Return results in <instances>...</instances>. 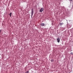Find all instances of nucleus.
Returning <instances> with one entry per match:
<instances>
[{"instance_id": "nucleus-6", "label": "nucleus", "mask_w": 73, "mask_h": 73, "mask_svg": "<svg viewBox=\"0 0 73 73\" xmlns=\"http://www.w3.org/2000/svg\"><path fill=\"white\" fill-rule=\"evenodd\" d=\"M11 15H12V13H10L9 15H10V17H11Z\"/></svg>"}, {"instance_id": "nucleus-4", "label": "nucleus", "mask_w": 73, "mask_h": 73, "mask_svg": "<svg viewBox=\"0 0 73 73\" xmlns=\"http://www.w3.org/2000/svg\"><path fill=\"white\" fill-rule=\"evenodd\" d=\"M41 26L42 27H43L45 25V24L43 23L41 24Z\"/></svg>"}, {"instance_id": "nucleus-2", "label": "nucleus", "mask_w": 73, "mask_h": 73, "mask_svg": "<svg viewBox=\"0 0 73 73\" xmlns=\"http://www.w3.org/2000/svg\"><path fill=\"white\" fill-rule=\"evenodd\" d=\"M57 40L58 42H59L60 41V38H58L57 39Z\"/></svg>"}, {"instance_id": "nucleus-7", "label": "nucleus", "mask_w": 73, "mask_h": 73, "mask_svg": "<svg viewBox=\"0 0 73 73\" xmlns=\"http://www.w3.org/2000/svg\"><path fill=\"white\" fill-rule=\"evenodd\" d=\"M51 62H53V59H52L51 60Z\"/></svg>"}, {"instance_id": "nucleus-5", "label": "nucleus", "mask_w": 73, "mask_h": 73, "mask_svg": "<svg viewBox=\"0 0 73 73\" xmlns=\"http://www.w3.org/2000/svg\"><path fill=\"white\" fill-rule=\"evenodd\" d=\"M60 26H61V25H63V23H60Z\"/></svg>"}, {"instance_id": "nucleus-1", "label": "nucleus", "mask_w": 73, "mask_h": 73, "mask_svg": "<svg viewBox=\"0 0 73 73\" xmlns=\"http://www.w3.org/2000/svg\"><path fill=\"white\" fill-rule=\"evenodd\" d=\"M44 10V8H42L39 10V12H42Z\"/></svg>"}, {"instance_id": "nucleus-10", "label": "nucleus", "mask_w": 73, "mask_h": 73, "mask_svg": "<svg viewBox=\"0 0 73 73\" xmlns=\"http://www.w3.org/2000/svg\"><path fill=\"white\" fill-rule=\"evenodd\" d=\"M0 32H1V30H0Z\"/></svg>"}, {"instance_id": "nucleus-3", "label": "nucleus", "mask_w": 73, "mask_h": 73, "mask_svg": "<svg viewBox=\"0 0 73 73\" xmlns=\"http://www.w3.org/2000/svg\"><path fill=\"white\" fill-rule=\"evenodd\" d=\"M31 16H32L33 14V9H32V12L31 13Z\"/></svg>"}, {"instance_id": "nucleus-8", "label": "nucleus", "mask_w": 73, "mask_h": 73, "mask_svg": "<svg viewBox=\"0 0 73 73\" xmlns=\"http://www.w3.org/2000/svg\"><path fill=\"white\" fill-rule=\"evenodd\" d=\"M26 73H29V71H27V72H26Z\"/></svg>"}, {"instance_id": "nucleus-9", "label": "nucleus", "mask_w": 73, "mask_h": 73, "mask_svg": "<svg viewBox=\"0 0 73 73\" xmlns=\"http://www.w3.org/2000/svg\"><path fill=\"white\" fill-rule=\"evenodd\" d=\"M71 54H73V53L71 52Z\"/></svg>"}]
</instances>
